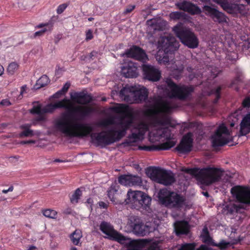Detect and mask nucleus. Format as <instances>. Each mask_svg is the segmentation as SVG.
Segmentation results:
<instances>
[{
  "mask_svg": "<svg viewBox=\"0 0 250 250\" xmlns=\"http://www.w3.org/2000/svg\"><path fill=\"white\" fill-rule=\"evenodd\" d=\"M147 109L143 111L146 117L135 125L132 137L135 141L143 138L145 133L149 132V139L152 143L160 141L166 142L160 145L139 146V149L150 151L152 150L167 149L173 146L176 143L172 139L168 126H171L169 117L165 115L171 112L175 105L171 100H166L160 96L150 98L146 103Z\"/></svg>",
  "mask_w": 250,
  "mask_h": 250,
  "instance_id": "f257e3e1",
  "label": "nucleus"
},
{
  "mask_svg": "<svg viewBox=\"0 0 250 250\" xmlns=\"http://www.w3.org/2000/svg\"><path fill=\"white\" fill-rule=\"evenodd\" d=\"M111 109L115 113L122 114L123 117L119 120L115 128L91 134L92 142L98 146H103L120 140L125 135L126 130L133 123V117L129 111L128 106L116 104L112 106Z\"/></svg>",
  "mask_w": 250,
  "mask_h": 250,
  "instance_id": "f03ea898",
  "label": "nucleus"
},
{
  "mask_svg": "<svg viewBox=\"0 0 250 250\" xmlns=\"http://www.w3.org/2000/svg\"><path fill=\"white\" fill-rule=\"evenodd\" d=\"M56 129L68 137H83L90 134L92 127L87 124L81 123L73 114L62 112L54 121Z\"/></svg>",
  "mask_w": 250,
  "mask_h": 250,
  "instance_id": "7ed1b4c3",
  "label": "nucleus"
},
{
  "mask_svg": "<svg viewBox=\"0 0 250 250\" xmlns=\"http://www.w3.org/2000/svg\"><path fill=\"white\" fill-rule=\"evenodd\" d=\"M179 43L175 38L171 35L161 37L158 41V48L156 58L160 64H169L167 53L178 49Z\"/></svg>",
  "mask_w": 250,
  "mask_h": 250,
  "instance_id": "20e7f679",
  "label": "nucleus"
},
{
  "mask_svg": "<svg viewBox=\"0 0 250 250\" xmlns=\"http://www.w3.org/2000/svg\"><path fill=\"white\" fill-rule=\"evenodd\" d=\"M120 97L129 103H140L144 101L148 96L147 89L143 87L126 85L119 93Z\"/></svg>",
  "mask_w": 250,
  "mask_h": 250,
  "instance_id": "39448f33",
  "label": "nucleus"
},
{
  "mask_svg": "<svg viewBox=\"0 0 250 250\" xmlns=\"http://www.w3.org/2000/svg\"><path fill=\"white\" fill-rule=\"evenodd\" d=\"M70 95L71 100H69L73 105L71 108H65V109L78 113L82 117L86 116L93 111L94 109L91 106L74 105V103L85 104L90 103L92 100L90 96L83 92L71 93Z\"/></svg>",
  "mask_w": 250,
  "mask_h": 250,
  "instance_id": "423d86ee",
  "label": "nucleus"
},
{
  "mask_svg": "<svg viewBox=\"0 0 250 250\" xmlns=\"http://www.w3.org/2000/svg\"><path fill=\"white\" fill-rule=\"evenodd\" d=\"M99 228L101 231L106 235V238L121 244L130 243L132 246L135 247V249L140 248L144 244L143 242L131 241L130 239L125 237L115 230L113 226L110 223L103 221L100 224Z\"/></svg>",
  "mask_w": 250,
  "mask_h": 250,
  "instance_id": "0eeeda50",
  "label": "nucleus"
},
{
  "mask_svg": "<svg viewBox=\"0 0 250 250\" xmlns=\"http://www.w3.org/2000/svg\"><path fill=\"white\" fill-rule=\"evenodd\" d=\"M72 105V104L68 99L64 98L54 104H48L43 108H42L40 104L37 103L34 105L33 108L30 110V112L39 115V116L37 120L41 121L45 120L43 114L52 113L57 108L70 109Z\"/></svg>",
  "mask_w": 250,
  "mask_h": 250,
  "instance_id": "6e6552de",
  "label": "nucleus"
},
{
  "mask_svg": "<svg viewBox=\"0 0 250 250\" xmlns=\"http://www.w3.org/2000/svg\"><path fill=\"white\" fill-rule=\"evenodd\" d=\"M158 198L162 204L168 208H181L185 205L184 197L166 188L159 191Z\"/></svg>",
  "mask_w": 250,
  "mask_h": 250,
  "instance_id": "1a4fd4ad",
  "label": "nucleus"
},
{
  "mask_svg": "<svg viewBox=\"0 0 250 250\" xmlns=\"http://www.w3.org/2000/svg\"><path fill=\"white\" fill-rule=\"evenodd\" d=\"M223 172L224 170L221 168L209 167L201 169L197 175V179L202 184L208 186L219 181Z\"/></svg>",
  "mask_w": 250,
  "mask_h": 250,
  "instance_id": "9d476101",
  "label": "nucleus"
},
{
  "mask_svg": "<svg viewBox=\"0 0 250 250\" xmlns=\"http://www.w3.org/2000/svg\"><path fill=\"white\" fill-rule=\"evenodd\" d=\"M172 30L184 45L190 48L198 46V40L196 36L190 30L183 27L181 23L174 26Z\"/></svg>",
  "mask_w": 250,
  "mask_h": 250,
  "instance_id": "9b49d317",
  "label": "nucleus"
},
{
  "mask_svg": "<svg viewBox=\"0 0 250 250\" xmlns=\"http://www.w3.org/2000/svg\"><path fill=\"white\" fill-rule=\"evenodd\" d=\"M125 201L126 204H130L134 208L146 209L150 205L151 199L142 191L129 189Z\"/></svg>",
  "mask_w": 250,
  "mask_h": 250,
  "instance_id": "f8f14e48",
  "label": "nucleus"
},
{
  "mask_svg": "<svg viewBox=\"0 0 250 250\" xmlns=\"http://www.w3.org/2000/svg\"><path fill=\"white\" fill-rule=\"evenodd\" d=\"M146 173L152 180L165 186L171 185L175 181L173 173L162 168H150L147 170Z\"/></svg>",
  "mask_w": 250,
  "mask_h": 250,
  "instance_id": "ddd939ff",
  "label": "nucleus"
},
{
  "mask_svg": "<svg viewBox=\"0 0 250 250\" xmlns=\"http://www.w3.org/2000/svg\"><path fill=\"white\" fill-rule=\"evenodd\" d=\"M232 140L231 131L228 130L224 124L219 126L211 137L212 146L214 147L223 146Z\"/></svg>",
  "mask_w": 250,
  "mask_h": 250,
  "instance_id": "4468645a",
  "label": "nucleus"
},
{
  "mask_svg": "<svg viewBox=\"0 0 250 250\" xmlns=\"http://www.w3.org/2000/svg\"><path fill=\"white\" fill-rule=\"evenodd\" d=\"M166 94L169 97H174L180 99L185 98L192 91V89L184 85L178 86L174 83L171 80H167Z\"/></svg>",
  "mask_w": 250,
  "mask_h": 250,
  "instance_id": "2eb2a0df",
  "label": "nucleus"
},
{
  "mask_svg": "<svg viewBox=\"0 0 250 250\" xmlns=\"http://www.w3.org/2000/svg\"><path fill=\"white\" fill-rule=\"evenodd\" d=\"M231 193L239 202L250 204V188L240 186H235L231 189Z\"/></svg>",
  "mask_w": 250,
  "mask_h": 250,
  "instance_id": "dca6fc26",
  "label": "nucleus"
},
{
  "mask_svg": "<svg viewBox=\"0 0 250 250\" xmlns=\"http://www.w3.org/2000/svg\"><path fill=\"white\" fill-rule=\"evenodd\" d=\"M214 1L219 4L228 13L232 14H240L241 15H245L247 14V11L246 7L243 4L235 3L229 4L228 0H213Z\"/></svg>",
  "mask_w": 250,
  "mask_h": 250,
  "instance_id": "f3484780",
  "label": "nucleus"
},
{
  "mask_svg": "<svg viewBox=\"0 0 250 250\" xmlns=\"http://www.w3.org/2000/svg\"><path fill=\"white\" fill-rule=\"evenodd\" d=\"M127 225L137 234L144 235L146 234V226L144 225L140 218L137 216H131L128 218Z\"/></svg>",
  "mask_w": 250,
  "mask_h": 250,
  "instance_id": "a211bd4d",
  "label": "nucleus"
},
{
  "mask_svg": "<svg viewBox=\"0 0 250 250\" xmlns=\"http://www.w3.org/2000/svg\"><path fill=\"white\" fill-rule=\"evenodd\" d=\"M143 71L145 78L149 81L156 82L160 79V72L154 66L144 64L143 65Z\"/></svg>",
  "mask_w": 250,
  "mask_h": 250,
  "instance_id": "6ab92c4d",
  "label": "nucleus"
},
{
  "mask_svg": "<svg viewBox=\"0 0 250 250\" xmlns=\"http://www.w3.org/2000/svg\"><path fill=\"white\" fill-rule=\"evenodd\" d=\"M125 55L127 57L134 58L142 61H145L147 59L145 52L141 48L136 46H133L130 48L125 54H123V56Z\"/></svg>",
  "mask_w": 250,
  "mask_h": 250,
  "instance_id": "aec40b11",
  "label": "nucleus"
},
{
  "mask_svg": "<svg viewBox=\"0 0 250 250\" xmlns=\"http://www.w3.org/2000/svg\"><path fill=\"white\" fill-rule=\"evenodd\" d=\"M192 140L191 133H188L185 135L177 147V150L181 153L190 151L192 147Z\"/></svg>",
  "mask_w": 250,
  "mask_h": 250,
  "instance_id": "412c9836",
  "label": "nucleus"
},
{
  "mask_svg": "<svg viewBox=\"0 0 250 250\" xmlns=\"http://www.w3.org/2000/svg\"><path fill=\"white\" fill-rule=\"evenodd\" d=\"M31 124H25L21 125L20 128L21 130L19 133L20 138L35 137L39 138L41 135V132L38 130L34 131L31 129Z\"/></svg>",
  "mask_w": 250,
  "mask_h": 250,
  "instance_id": "4be33fe9",
  "label": "nucleus"
},
{
  "mask_svg": "<svg viewBox=\"0 0 250 250\" xmlns=\"http://www.w3.org/2000/svg\"><path fill=\"white\" fill-rule=\"evenodd\" d=\"M121 73L126 78H134L138 75L137 67L132 62H129L123 66Z\"/></svg>",
  "mask_w": 250,
  "mask_h": 250,
  "instance_id": "5701e85b",
  "label": "nucleus"
},
{
  "mask_svg": "<svg viewBox=\"0 0 250 250\" xmlns=\"http://www.w3.org/2000/svg\"><path fill=\"white\" fill-rule=\"evenodd\" d=\"M204 11L206 14L209 15L215 21L224 22L226 21V17L222 13L209 6H205Z\"/></svg>",
  "mask_w": 250,
  "mask_h": 250,
  "instance_id": "b1692460",
  "label": "nucleus"
},
{
  "mask_svg": "<svg viewBox=\"0 0 250 250\" xmlns=\"http://www.w3.org/2000/svg\"><path fill=\"white\" fill-rule=\"evenodd\" d=\"M176 5L180 10L187 12L191 14H197L200 13L201 10L196 5L187 1L177 3Z\"/></svg>",
  "mask_w": 250,
  "mask_h": 250,
  "instance_id": "393cba45",
  "label": "nucleus"
},
{
  "mask_svg": "<svg viewBox=\"0 0 250 250\" xmlns=\"http://www.w3.org/2000/svg\"><path fill=\"white\" fill-rule=\"evenodd\" d=\"M119 186L116 184H112L109 188L107 195L111 202L115 204L121 203V201L119 199Z\"/></svg>",
  "mask_w": 250,
  "mask_h": 250,
  "instance_id": "a878e982",
  "label": "nucleus"
},
{
  "mask_svg": "<svg viewBox=\"0 0 250 250\" xmlns=\"http://www.w3.org/2000/svg\"><path fill=\"white\" fill-rule=\"evenodd\" d=\"M226 214H234L236 213H242L244 210L243 206L239 203L230 204L224 208Z\"/></svg>",
  "mask_w": 250,
  "mask_h": 250,
  "instance_id": "bb28decb",
  "label": "nucleus"
},
{
  "mask_svg": "<svg viewBox=\"0 0 250 250\" xmlns=\"http://www.w3.org/2000/svg\"><path fill=\"white\" fill-rule=\"evenodd\" d=\"M147 24L150 26L151 29L154 30H163L167 24L166 21L159 19L157 20H152L148 21Z\"/></svg>",
  "mask_w": 250,
  "mask_h": 250,
  "instance_id": "cd10ccee",
  "label": "nucleus"
},
{
  "mask_svg": "<svg viewBox=\"0 0 250 250\" xmlns=\"http://www.w3.org/2000/svg\"><path fill=\"white\" fill-rule=\"evenodd\" d=\"M250 132V113L244 117L240 124V133L245 135Z\"/></svg>",
  "mask_w": 250,
  "mask_h": 250,
  "instance_id": "c85d7f7f",
  "label": "nucleus"
},
{
  "mask_svg": "<svg viewBox=\"0 0 250 250\" xmlns=\"http://www.w3.org/2000/svg\"><path fill=\"white\" fill-rule=\"evenodd\" d=\"M175 229L176 233L186 234L189 230V227L188 223L185 221H180L174 224Z\"/></svg>",
  "mask_w": 250,
  "mask_h": 250,
  "instance_id": "c756f323",
  "label": "nucleus"
},
{
  "mask_svg": "<svg viewBox=\"0 0 250 250\" xmlns=\"http://www.w3.org/2000/svg\"><path fill=\"white\" fill-rule=\"evenodd\" d=\"M19 68V65L17 62H12L8 65L6 71L9 75L12 76L18 71Z\"/></svg>",
  "mask_w": 250,
  "mask_h": 250,
  "instance_id": "7c9ffc66",
  "label": "nucleus"
},
{
  "mask_svg": "<svg viewBox=\"0 0 250 250\" xmlns=\"http://www.w3.org/2000/svg\"><path fill=\"white\" fill-rule=\"evenodd\" d=\"M82 237V233L80 230L76 229L70 236L71 240L72 243L78 245L80 243L81 238Z\"/></svg>",
  "mask_w": 250,
  "mask_h": 250,
  "instance_id": "2f4dec72",
  "label": "nucleus"
},
{
  "mask_svg": "<svg viewBox=\"0 0 250 250\" xmlns=\"http://www.w3.org/2000/svg\"><path fill=\"white\" fill-rule=\"evenodd\" d=\"M49 82L48 77L46 75L42 76L37 81L36 84V88H39L46 85Z\"/></svg>",
  "mask_w": 250,
  "mask_h": 250,
  "instance_id": "473e14b6",
  "label": "nucleus"
},
{
  "mask_svg": "<svg viewBox=\"0 0 250 250\" xmlns=\"http://www.w3.org/2000/svg\"><path fill=\"white\" fill-rule=\"evenodd\" d=\"M130 187L140 186L142 184L141 178L138 176L130 175Z\"/></svg>",
  "mask_w": 250,
  "mask_h": 250,
  "instance_id": "72a5a7b5",
  "label": "nucleus"
},
{
  "mask_svg": "<svg viewBox=\"0 0 250 250\" xmlns=\"http://www.w3.org/2000/svg\"><path fill=\"white\" fill-rule=\"evenodd\" d=\"M118 181L122 185L130 187V175H124L120 176L118 178Z\"/></svg>",
  "mask_w": 250,
  "mask_h": 250,
  "instance_id": "f704fd0d",
  "label": "nucleus"
},
{
  "mask_svg": "<svg viewBox=\"0 0 250 250\" xmlns=\"http://www.w3.org/2000/svg\"><path fill=\"white\" fill-rule=\"evenodd\" d=\"M81 196L82 192L80 188H77L70 198L71 203L73 204H77Z\"/></svg>",
  "mask_w": 250,
  "mask_h": 250,
  "instance_id": "c9c22d12",
  "label": "nucleus"
},
{
  "mask_svg": "<svg viewBox=\"0 0 250 250\" xmlns=\"http://www.w3.org/2000/svg\"><path fill=\"white\" fill-rule=\"evenodd\" d=\"M43 215L49 218L55 219L56 218L57 212L56 211L51 209H46L42 211Z\"/></svg>",
  "mask_w": 250,
  "mask_h": 250,
  "instance_id": "e433bc0d",
  "label": "nucleus"
},
{
  "mask_svg": "<svg viewBox=\"0 0 250 250\" xmlns=\"http://www.w3.org/2000/svg\"><path fill=\"white\" fill-rule=\"evenodd\" d=\"M141 240H144L146 242V245L143 248L148 247L147 250H162L160 249L159 243L157 242H154L149 244L146 240L142 239Z\"/></svg>",
  "mask_w": 250,
  "mask_h": 250,
  "instance_id": "4c0bfd02",
  "label": "nucleus"
},
{
  "mask_svg": "<svg viewBox=\"0 0 250 250\" xmlns=\"http://www.w3.org/2000/svg\"><path fill=\"white\" fill-rule=\"evenodd\" d=\"M114 124V119L112 118H108L101 121L99 125L103 127H107Z\"/></svg>",
  "mask_w": 250,
  "mask_h": 250,
  "instance_id": "58836bf2",
  "label": "nucleus"
},
{
  "mask_svg": "<svg viewBox=\"0 0 250 250\" xmlns=\"http://www.w3.org/2000/svg\"><path fill=\"white\" fill-rule=\"evenodd\" d=\"M184 16V13L178 11L172 12L169 14V18L172 20H177L180 19Z\"/></svg>",
  "mask_w": 250,
  "mask_h": 250,
  "instance_id": "ea45409f",
  "label": "nucleus"
},
{
  "mask_svg": "<svg viewBox=\"0 0 250 250\" xmlns=\"http://www.w3.org/2000/svg\"><path fill=\"white\" fill-rule=\"evenodd\" d=\"M203 232L205 233V235H203V241L206 243H210L211 239L208 236L207 228H205L203 229Z\"/></svg>",
  "mask_w": 250,
  "mask_h": 250,
  "instance_id": "a19ab883",
  "label": "nucleus"
},
{
  "mask_svg": "<svg viewBox=\"0 0 250 250\" xmlns=\"http://www.w3.org/2000/svg\"><path fill=\"white\" fill-rule=\"evenodd\" d=\"M52 24L50 23H41L36 26V28H41L42 27L46 28L49 31H51L52 29Z\"/></svg>",
  "mask_w": 250,
  "mask_h": 250,
  "instance_id": "79ce46f5",
  "label": "nucleus"
},
{
  "mask_svg": "<svg viewBox=\"0 0 250 250\" xmlns=\"http://www.w3.org/2000/svg\"><path fill=\"white\" fill-rule=\"evenodd\" d=\"M194 245L192 244H188L183 245L179 250H194Z\"/></svg>",
  "mask_w": 250,
  "mask_h": 250,
  "instance_id": "37998d69",
  "label": "nucleus"
},
{
  "mask_svg": "<svg viewBox=\"0 0 250 250\" xmlns=\"http://www.w3.org/2000/svg\"><path fill=\"white\" fill-rule=\"evenodd\" d=\"M67 5L66 4H62L60 5L57 9V13L58 14H62L64 10L66 8Z\"/></svg>",
  "mask_w": 250,
  "mask_h": 250,
  "instance_id": "c03bdc74",
  "label": "nucleus"
},
{
  "mask_svg": "<svg viewBox=\"0 0 250 250\" xmlns=\"http://www.w3.org/2000/svg\"><path fill=\"white\" fill-rule=\"evenodd\" d=\"M228 244H229L228 243H227L225 241H222L218 244L212 243L213 245L217 246V247H219L221 249H223L226 248Z\"/></svg>",
  "mask_w": 250,
  "mask_h": 250,
  "instance_id": "a18cd8bd",
  "label": "nucleus"
},
{
  "mask_svg": "<svg viewBox=\"0 0 250 250\" xmlns=\"http://www.w3.org/2000/svg\"><path fill=\"white\" fill-rule=\"evenodd\" d=\"M86 37H85V40L89 41L93 39V36L92 34V31L91 30L89 29L87 31H86Z\"/></svg>",
  "mask_w": 250,
  "mask_h": 250,
  "instance_id": "49530a36",
  "label": "nucleus"
},
{
  "mask_svg": "<svg viewBox=\"0 0 250 250\" xmlns=\"http://www.w3.org/2000/svg\"><path fill=\"white\" fill-rule=\"evenodd\" d=\"M242 105L244 107H249L250 106V98L249 97L245 98L242 102Z\"/></svg>",
  "mask_w": 250,
  "mask_h": 250,
  "instance_id": "de8ad7c7",
  "label": "nucleus"
},
{
  "mask_svg": "<svg viewBox=\"0 0 250 250\" xmlns=\"http://www.w3.org/2000/svg\"><path fill=\"white\" fill-rule=\"evenodd\" d=\"M48 31V29L46 28H44L43 29L37 31L35 33L34 35L35 36H42L45 32Z\"/></svg>",
  "mask_w": 250,
  "mask_h": 250,
  "instance_id": "09e8293b",
  "label": "nucleus"
},
{
  "mask_svg": "<svg viewBox=\"0 0 250 250\" xmlns=\"http://www.w3.org/2000/svg\"><path fill=\"white\" fill-rule=\"evenodd\" d=\"M70 86V83H65V84L63 86L61 90L64 93V94H65L67 91Z\"/></svg>",
  "mask_w": 250,
  "mask_h": 250,
  "instance_id": "8fccbe9b",
  "label": "nucleus"
},
{
  "mask_svg": "<svg viewBox=\"0 0 250 250\" xmlns=\"http://www.w3.org/2000/svg\"><path fill=\"white\" fill-rule=\"evenodd\" d=\"M36 143V141L34 140H30L28 141H22L20 142V144L21 145H25V144H35Z\"/></svg>",
  "mask_w": 250,
  "mask_h": 250,
  "instance_id": "3c124183",
  "label": "nucleus"
},
{
  "mask_svg": "<svg viewBox=\"0 0 250 250\" xmlns=\"http://www.w3.org/2000/svg\"><path fill=\"white\" fill-rule=\"evenodd\" d=\"M135 8V5H129L125 9L124 11L125 14H127L131 12Z\"/></svg>",
  "mask_w": 250,
  "mask_h": 250,
  "instance_id": "603ef678",
  "label": "nucleus"
},
{
  "mask_svg": "<svg viewBox=\"0 0 250 250\" xmlns=\"http://www.w3.org/2000/svg\"><path fill=\"white\" fill-rule=\"evenodd\" d=\"M64 93L61 90L58 91V92H57L54 95V97L56 98H59L60 97V96L61 95H64Z\"/></svg>",
  "mask_w": 250,
  "mask_h": 250,
  "instance_id": "864d4df0",
  "label": "nucleus"
},
{
  "mask_svg": "<svg viewBox=\"0 0 250 250\" xmlns=\"http://www.w3.org/2000/svg\"><path fill=\"white\" fill-rule=\"evenodd\" d=\"M0 104L2 105H5V106H8V105H9L10 104V102L8 100H2Z\"/></svg>",
  "mask_w": 250,
  "mask_h": 250,
  "instance_id": "5fc2aeb1",
  "label": "nucleus"
},
{
  "mask_svg": "<svg viewBox=\"0 0 250 250\" xmlns=\"http://www.w3.org/2000/svg\"><path fill=\"white\" fill-rule=\"evenodd\" d=\"M182 171H185L186 173H190V174H192L193 172V169H190V168H183Z\"/></svg>",
  "mask_w": 250,
  "mask_h": 250,
  "instance_id": "6e6d98bb",
  "label": "nucleus"
},
{
  "mask_svg": "<svg viewBox=\"0 0 250 250\" xmlns=\"http://www.w3.org/2000/svg\"><path fill=\"white\" fill-rule=\"evenodd\" d=\"M99 205L101 208H107V205L106 203H104V202H100L99 203Z\"/></svg>",
  "mask_w": 250,
  "mask_h": 250,
  "instance_id": "4d7b16f0",
  "label": "nucleus"
},
{
  "mask_svg": "<svg viewBox=\"0 0 250 250\" xmlns=\"http://www.w3.org/2000/svg\"><path fill=\"white\" fill-rule=\"evenodd\" d=\"M26 88V85H23V86H21V92H20V95L21 96H22V94L25 91Z\"/></svg>",
  "mask_w": 250,
  "mask_h": 250,
  "instance_id": "13d9d810",
  "label": "nucleus"
},
{
  "mask_svg": "<svg viewBox=\"0 0 250 250\" xmlns=\"http://www.w3.org/2000/svg\"><path fill=\"white\" fill-rule=\"evenodd\" d=\"M4 68L2 65L0 64V76H1L4 73Z\"/></svg>",
  "mask_w": 250,
  "mask_h": 250,
  "instance_id": "bf43d9fd",
  "label": "nucleus"
},
{
  "mask_svg": "<svg viewBox=\"0 0 250 250\" xmlns=\"http://www.w3.org/2000/svg\"><path fill=\"white\" fill-rule=\"evenodd\" d=\"M97 54V53L96 52H92L90 54H89V57L90 58H92V57L93 56H94L96 54Z\"/></svg>",
  "mask_w": 250,
  "mask_h": 250,
  "instance_id": "052dcab7",
  "label": "nucleus"
},
{
  "mask_svg": "<svg viewBox=\"0 0 250 250\" xmlns=\"http://www.w3.org/2000/svg\"><path fill=\"white\" fill-rule=\"evenodd\" d=\"M221 89V88L220 87H218L216 89V96L218 97L219 96V93Z\"/></svg>",
  "mask_w": 250,
  "mask_h": 250,
  "instance_id": "680f3d73",
  "label": "nucleus"
},
{
  "mask_svg": "<svg viewBox=\"0 0 250 250\" xmlns=\"http://www.w3.org/2000/svg\"><path fill=\"white\" fill-rule=\"evenodd\" d=\"M86 202L88 204H92L93 202L91 198H89L87 200Z\"/></svg>",
  "mask_w": 250,
  "mask_h": 250,
  "instance_id": "e2e57ef3",
  "label": "nucleus"
},
{
  "mask_svg": "<svg viewBox=\"0 0 250 250\" xmlns=\"http://www.w3.org/2000/svg\"><path fill=\"white\" fill-rule=\"evenodd\" d=\"M13 189L14 188L12 186L10 187L8 189V192L12 191L13 190Z\"/></svg>",
  "mask_w": 250,
  "mask_h": 250,
  "instance_id": "0e129e2a",
  "label": "nucleus"
},
{
  "mask_svg": "<svg viewBox=\"0 0 250 250\" xmlns=\"http://www.w3.org/2000/svg\"><path fill=\"white\" fill-rule=\"evenodd\" d=\"M35 249L36 247L35 246H32L30 247L28 250H35Z\"/></svg>",
  "mask_w": 250,
  "mask_h": 250,
  "instance_id": "69168bd1",
  "label": "nucleus"
},
{
  "mask_svg": "<svg viewBox=\"0 0 250 250\" xmlns=\"http://www.w3.org/2000/svg\"><path fill=\"white\" fill-rule=\"evenodd\" d=\"M2 193L6 194L8 192V189H3L2 190Z\"/></svg>",
  "mask_w": 250,
  "mask_h": 250,
  "instance_id": "338daca9",
  "label": "nucleus"
},
{
  "mask_svg": "<svg viewBox=\"0 0 250 250\" xmlns=\"http://www.w3.org/2000/svg\"><path fill=\"white\" fill-rule=\"evenodd\" d=\"M203 194L205 196L208 197V192H203Z\"/></svg>",
  "mask_w": 250,
  "mask_h": 250,
  "instance_id": "774afa93",
  "label": "nucleus"
}]
</instances>
